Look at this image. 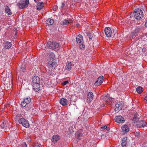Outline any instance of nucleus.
<instances>
[{
  "label": "nucleus",
  "instance_id": "603ef678",
  "mask_svg": "<svg viewBox=\"0 0 147 147\" xmlns=\"http://www.w3.org/2000/svg\"><path fill=\"white\" fill-rule=\"evenodd\" d=\"M79 0H74V1H75V2H77V1H78Z\"/></svg>",
  "mask_w": 147,
  "mask_h": 147
},
{
  "label": "nucleus",
  "instance_id": "09e8293b",
  "mask_svg": "<svg viewBox=\"0 0 147 147\" xmlns=\"http://www.w3.org/2000/svg\"><path fill=\"white\" fill-rule=\"evenodd\" d=\"M35 2H38L39 1V0H34Z\"/></svg>",
  "mask_w": 147,
  "mask_h": 147
},
{
  "label": "nucleus",
  "instance_id": "2f4dec72",
  "mask_svg": "<svg viewBox=\"0 0 147 147\" xmlns=\"http://www.w3.org/2000/svg\"><path fill=\"white\" fill-rule=\"evenodd\" d=\"M27 105H28V104H26V103H25V102H24V100L22 101L21 103V105L22 107H25Z\"/></svg>",
  "mask_w": 147,
  "mask_h": 147
},
{
  "label": "nucleus",
  "instance_id": "4c0bfd02",
  "mask_svg": "<svg viewBox=\"0 0 147 147\" xmlns=\"http://www.w3.org/2000/svg\"><path fill=\"white\" fill-rule=\"evenodd\" d=\"M5 125V127L6 128L5 129H7V127H8V128H9L11 127V125L9 124V123L7 122L6 124Z\"/></svg>",
  "mask_w": 147,
  "mask_h": 147
},
{
  "label": "nucleus",
  "instance_id": "1a4fd4ad",
  "mask_svg": "<svg viewBox=\"0 0 147 147\" xmlns=\"http://www.w3.org/2000/svg\"><path fill=\"white\" fill-rule=\"evenodd\" d=\"M105 32L106 36L110 37L111 35V30L110 28L107 27L105 28Z\"/></svg>",
  "mask_w": 147,
  "mask_h": 147
},
{
  "label": "nucleus",
  "instance_id": "de8ad7c7",
  "mask_svg": "<svg viewBox=\"0 0 147 147\" xmlns=\"http://www.w3.org/2000/svg\"><path fill=\"white\" fill-rule=\"evenodd\" d=\"M145 26L147 27V20L145 23Z\"/></svg>",
  "mask_w": 147,
  "mask_h": 147
},
{
  "label": "nucleus",
  "instance_id": "6e6552de",
  "mask_svg": "<svg viewBox=\"0 0 147 147\" xmlns=\"http://www.w3.org/2000/svg\"><path fill=\"white\" fill-rule=\"evenodd\" d=\"M115 120L117 123H123L125 121L124 118L120 115L116 116L115 118Z\"/></svg>",
  "mask_w": 147,
  "mask_h": 147
},
{
  "label": "nucleus",
  "instance_id": "c03bdc74",
  "mask_svg": "<svg viewBox=\"0 0 147 147\" xmlns=\"http://www.w3.org/2000/svg\"><path fill=\"white\" fill-rule=\"evenodd\" d=\"M144 100L146 101V103L147 104V96L145 97Z\"/></svg>",
  "mask_w": 147,
  "mask_h": 147
},
{
  "label": "nucleus",
  "instance_id": "8fccbe9b",
  "mask_svg": "<svg viewBox=\"0 0 147 147\" xmlns=\"http://www.w3.org/2000/svg\"><path fill=\"white\" fill-rule=\"evenodd\" d=\"M17 31H16V32H15V36H16V35H17Z\"/></svg>",
  "mask_w": 147,
  "mask_h": 147
},
{
  "label": "nucleus",
  "instance_id": "0eeeda50",
  "mask_svg": "<svg viewBox=\"0 0 147 147\" xmlns=\"http://www.w3.org/2000/svg\"><path fill=\"white\" fill-rule=\"evenodd\" d=\"M93 94L92 92H89L88 94L87 98V102L90 103L92 100L93 97Z\"/></svg>",
  "mask_w": 147,
  "mask_h": 147
},
{
  "label": "nucleus",
  "instance_id": "6ab92c4d",
  "mask_svg": "<svg viewBox=\"0 0 147 147\" xmlns=\"http://www.w3.org/2000/svg\"><path fill=\"white\" fill-rule=\"evenodd\" d=\"M44 4L42 2H39L36 8L37 9L40 10L41 9L44 7Z\"/></svg>",
  "mask_w": 147,
  "mask_h": 147
},
{
  "label": "nucleus",
  "instance_id": "7ed1b4c3",
  "mask_svg": "<svg viewBox=\"0 0 147 147\" xmlns=\"http://www.w3.org/2000/svg\"><path fill=\"white\" fill-rule=\"evenodd\" d=\"M47 46L49 49L55 50L59 47V45L56 42L48 41L47 43Z\"/></svg>",
  "mask_w": 147,
  "mask_h": 147
},
{
  "label": "nucleus",
  "instance_id": "4468645a",
  "mask_svg": "<svg viewBox=\"0 0 147 147\" xmlns=\"http://www.w3.org/2000/svg\"><path fill=\"white\" fill-rule=\"evenodd\" d=\"M127 138L126 137H124L123 138L122 140L121 145L122 147H126Z\"/></svg>",
  "mask_w": 147,
  "mask_h": 147
},
{
  "label": "nucleus",
  "instance_id": "9b49d317",
  "mask_svg": "<svg viewBox=\"0 0 147 147\" xmlns=\"http://www.w3.org/2000/svg\"><path fill=\"white\" fill-rule=\"evenodd\" d=\"M40 78L37 76H34L33 78L32 83L40 84Z\"/></svg>",
  "mask_w": 147,
  "mask_h": 147
},
{
  "label": "nucleus",
  "instance_id": "b1692460",
  "mask_svg": "<svg viewBox=\"0 0 147 147\" xmlns=\"http://www.w3.org/2000/svg\"><path fill=\"white\" fill-rule=\"evenodd\" d=\"M54 23V20L53 19H51L50 18H48L46 20V24L48 25H50L53 24Z\"/></svg>",
  "mask_w": 147,
  "mask_h": 147
},
{
  "label": "nucleus",
  "instance_id": "e433bc0d",
  "mask_svg": "<svg viewBox=\"0 0 147 147\" xmlns=\"http://www.w3.org/2000/svg\"><path fill=\"white\" fill-rule=\"evenodd\" d=\"M28 105L26 107V110L27 111L30 110L33 107L32 105H29V107H28Z\"/></svg>",
  "mask_w": 147,
  "mask_h": 147
},
{
  "label": "nucleus",
  "instance_id": "f3484780",
  "mask_svg": "<svg viewBox=\"0 0 147 147\" xmlns=\"http://www.w3.org/2000/svg\"><path fill=\"white\" fill-rule=\"evenodd\" d=\"M59 137L58 135H53L52 137L51 140L53 143H55L59 140Z\"/></svg>",
  "mask_w": 147,
  "mask_h": 147
},
{
  "label": "nucleus",
  "instance_id": "ea45409f",
  "mask_svg": "<svg viewBox=\"0 0 147 147\" xmlns=\"http://www.w3.org/2000/svg\"><path fill=\"white\" fill-rule=\"evenodd\" d=\"M85 46L84 45H81L80 46V48L81 49H83L85 48Z\"/></svg>",
  "mask_w": 147,
  "mask_h": 147
},
{
  "label": "nucleus",
  "instance_id": "ddd939ff",
  "mask_svg": "<svg viewBox=\"0 0 147 147\" xmlns=\"http://www.w3.org/2000/svg\"><path fill=\"white\" fill-rule=\"evenodd\" d=\"M122 131L123 134L127 133L129 131V129L127 125H123L121 127Z\"/></svg>",
  "mask_w": 147,
  "mask_h": 147
},
{
  "label": "nucleus",
  "instance_id": "37998d69",
  "mask_svg": "<svg viewBox=\"0 0 147 147\" xmlns=\"http://www.w3.org/2000/svg\"><path fill=\"white\" fill-rule=\"evenodd\" d=\"M105 137H106V136H105V135H104L102 134L101 136V137L102 138H105Z\"/></svg>",
  "mask_w": 147,
  "mask_h": 147
},
{
  "label": "nucleus",
  "instance_id": "58836bf2",
  "mask_svg": "<svg viewBox=\"0 0 147 147\" xmlns=\"http://www.w3.org/2000/svg\"><path fill=\"white\" fill-rule=\"evenodd\" d=\"M101 84H99V82L98 81H96L94 83V85L96 86H98Z\"/></svg>",
  "mask_w": 147,
  "mask_h": 147
},
{
  "label": "nucleus",
  "instance_id": "7c9ffc66",
  "mask_svg": "<svg viewBox=\"0 0 147 147\" xmlns=\"http://www.w3.org/2000/svg\"><path fill=\"white\" fill-rule=\"evenodd\" d=\"M133 121H134L135 122H137V121H138V118L137 115L135 114L133 119Z\"/></svg>",
  "mask_w": 147,
  "mask_h": 147
},
{
  "label": "nucleus",
  "instance_id": "72a5a7b5",
  "mask_svg": "<svg viewBox=\"0 0 147 147\" xmlns=\"http://www.w3.org/2000/svg\"><path fill=\"white\" fill-rule=\"evenodd\" d=\"M18 147H27V145L25 142H23L20 145H19Z\"/></svg>",
  "mask_w": 147,
  "mask_h": 147
},
{
  "label": "nucleus",
  "instance_id": "5701e85b",
  "mask_svg": "<svg viewBox=\"0 0 147 147\" xmlns=\"http://www.w3.org/2000/svg\"><path fill=\"white\" fill-rule=\"evenodd\" d=\"M60 103L63 106H65L67 104V100L66 99L62 98L60 100Z\"/></svg>",
  "mask_w": 147,
  "mask_h": 147
},
{
  "label": "nucleus",
  "instance_id": "a19ab883",
  "mask_svg": "<svg viewBox=\"0 0 147 147\" xmlns=\"http://www.w3.org/2000/svg\"><path fill=\"white\" fill-rule=\"evenodd\" d=\"M53 10L56 11L57 9V5H55L53 7Z\"/></svg>",
  "mask_w": 147,
  "mask_h": 147
},
{
  "label": "nucleus",
  "instance_id": "f03ea898",
  "mask_svg": "<svg viewBox=\"0 0 147 147\" xmlns=\"http://www.w3.org/2000/svg\"><path fill=\"white\" fill-rule=\"evenodd\" d=\"M134 14V18L140 21L143 18V13L142 10L138 8L135 9Z\"/></svg>",
  "mask_w": 147,
  "mask_h": 147
},
{
  "label": "nucleus",
  "instance_id": "423d86ee",
  "mask_svg": "<svg viewBox=\"0 0 147 147\" xmlns=\"http://www.w3.org/2000/svg\"><path fill=\"white\" fill-rule=\"evenodd\" d=\"M136 124V126L138 127H141L145 126L146 124V123L144 120H141L140 121H137V122H135Z\"/></svg>",
  "mask_w": 147,
  "mask_h": 147
},
{
  "label": "nucleus",
  "instance_id": "f704fd0d",
  "mask_svg": "<svg viewBox=\"0 0 147 147\" xmlns=\"http://www.w3.org/2000/svg\"><path fill=\"white\" fill-rule=\"evenodd\" d=\"M87 34L90 39H92L93 36V34H92L91 33H88Z\"/></svg>",
  "mask_w": 147,
  "mask_h": 147
},
{
  "label": "nucleus",
  "instance_id": "bb28decb",
  "mask_svg": "<svg viewBox=\"0 0 147 147\" xmlns=\"http://www.w3.org/2000/svg\"><path fill=\"white\" fill-rule=\"evenodd\" d=\"M24 102H25L26 104H29L31 102L30 98V97H28L24 99Z\"/></svg>",
  "mask_w": 147,
  "mask_h": 147
},
{
  "label": "nucleus",
  "instance_id": "2eb2a0df",
  "mask_svg": "<svg viewBox=\"0 0 147 147\" xmlns=\"http://www.w3.org/2000/svg\"><path fill=\"white\" fill-rule=\"evenodd\" d=\"M83 36L80 34H79L76 37V41L78 44L80 43L83 40Z\"/></svg>",
  "mask_w": 147,
  "mask_h": 147
},
{
  "label": "nucleus",
  "instance_id": "412c9836",
  "mask_svg": "<svg viewBox=\"0 0 147 147\" xmlns=\"http://www.w3.org/2000/svg\"><path fill=\"white\" fill-rule=\"evenodd\" d=\"M115 110L116 112H118L121 109V107L120 106V104L118 103L115 104Z\"/></svg>",
  "mask_w": 147,
  "mask_h": 147
},
{
  "label": "nucleus",
  "instance_id": "49530a36",
  "mask_svg": "<svg viewBox=\"0 0 147 147\" xmlns=\"http://www.w3.org/2000/svg\"><path fill=\"white\" fill-rule=\"evenodd\" d=\"M33 147H40V146L36 144V145H35L33 146Z\"/></svg>",
  "mask_w": 147,
  "mask_h": 147
},
{
  "label": "nucleus",
  "instance_id": "3c124183",
  "mask_svg": "<svg viewBox=\"0 0 147 147\" xmlns=\"http://www.w3.org/2000/svg\"><path fill=\"white\" fill-rule=\"evenodd\" d=\"M132 35L133 36H132V38H134V35H133L134 33H132Z\"/></svg>",
  "mask_w": 147,
  "mask_h": 147
},
{
  "label": "nucleus",
  "instance_id": "393cba45",
  "mask_svg": "<svg viewBox=\"0 0 147 147\" xmlns=\"http://www.w3.org/2000/svg\"><path fill=\"white\" fill-rule=\"evenodd\" d=\"M103 76H100L98 78L97 81H98L99 82V84L101 83V84L103 82Z\"/></svg>",
  "mask_w": 147,
  "mask_h": 147
},
{
  "label": "nucleus",
  "instance_id": "a878e982",
  "mask_svg": "<svg viewBox=\"0 0 147 147\" xmlns=\"http://www.w3.org/2000/svg\"><path fill=\"white\" fill-rule=\"evenodd\" d=\"M70 23V22L69 20H65L61 23V24L62 25H67L68 24H69Z\"/></svg>",
  "mask_w": 147,
  "mask_h": 147
},
{
  "label": "nucleus",
  "instance_id": "cd10ccee",
  "mask_svg": "<svg viewBox=\"0 0 147 147\" xmlns=\"http://www.w3.org/2000/svg\"><path fill=\"white\" fill-rule=\"evenodd\" d=\"M141 87L139 86L137 88L136 90L138 93L141 94L143 91Z\"/></svg>",
  "mask_w": 147,
  "mask_h": 147
},
{
  "label": "nucleus",
  "instance_id": "a211bd4d",
  "mask_svg": "<svg viewBox=\"0 0 147 147\" xmlns=\"http://www.w3.org/2000/svg\"><path fill=\"white\" fill-rule=\"evenodd\" d=\"M5 12L9 16L12 14V12L9 7L6 5L5 7Z\"/></svg>",
  "mask_w": 147,
  "mask_h": 147
},
{
  "label": "nucleus",
  "instance_id": "39448f33",
  "mask_svg": "<svg viewBox=\"0 0 147 147\" xmlns=\"http://www.w3.org/2000/svg\"><path fill=\"white\" fill-rule=\"evenodd\" d=\"M29 0H26L22 3H19L18 5L20 8L22 9L27 7L29 3Z\"/></svg>",
  "mask_w": 147,
  "mask_h": 147
},
{
  "label": "nucleus",
  "instance_id": "c85d7f7f",
  "mask_svg": "<svg viewBox=\"0 0 147 147\" xmlns=\"http://www.w3.org/2000/svg\"><path fill=\"white\" fill-rule=\"evenodd\" d=\"M7 121L2 122L1 125V127L2 128H6L5 125L6 124Z\"/></svg>",
  "mask_w": 147,
  "mask_h": 147
},
{
  "label": "nucleus",
  "instance_id": "f257e3e1",
  "mask_svg": "<svg viewBox=\"0 0 147 147\" xmlns=\"http://www.w3.org/2000/svg\"><path fill=\"white\" fill-rule=\"evenodd\" d=\"M47 59L48 61L47 67L49 68V71L51 72L52 71V69L55 68L56 66V63L54 60L55 55L52 52L49 53L47 55Z\"/></svg>",
  "mask_w": 147,
  "mask_h": 147
},
{
  "label": "nucleus",
  "instance_id": "c9c22d12",
  "mask_svg": "<svg viewBox=\"0 0 147 147\" xmlns=\"http://www.w3.org/2000/svg\"><path fill=\"white\" fill-rule=\"evenodd\" d=\"M65 5V4L63 2H62L61 3L58 4V6L61 9L63 8L64 7Z\"/></svg>",
  "mask_w": 147,
  "mask_h": 147
},
{
  "label": "nucleus",
  "instance_id": "dca6fc26",
  "mask_svg": "<svg viewBox=\"0 0 147 147\" xmlns=\"http://www.w3.org/2000/svg\"><path fill=\"white\" fill-rule=\"evenodd\" d=\"M25 65L24 64H22L20 67L18 73L22 74L25 70Z\"/></svg>",
  "mask_w": 147,
  "mask_h": 147
},
{
  "label": "nucleus",
  "instance_id": "4be33fe9",
  "mask_svg": "<svg viewBox=\"0 0 147 147\" xmlns=\"http://www.w3.org/2000/svg\"><path fill=\"white\" fill-rule=\"evenodd\" d=\"M72 65L71 62H67L66 64L65 68L68 70H70L71 68Z\"/></svg>",
  "mask_w": 147,
  "mask_h": 147
},
{
  "label": "nucleus",
  "instance_id": "9d476101",
  "mask_svg": "<svg viewBox=\"0 0 147 147\" xmlns=\"http://www.w3.org/2000/svg\"><path fill=\"white\" fill-rule=\"evenodd\" d=\"M103 100H105L106 102L109 103H111L112 101V98H111L108 95H103Z\"/></svg>",
  "mask_w": 147,
  "mask_h": 147
},
{
  "label": "nucleus",
  "instance_id": "f8f14e48",
  "mask_svg": "<svg viewBox=\"0 0 147 147\" xmlns=\"http://www.w3.org/2000/svg\"><path fill=\"white\" fill-rule=\"evenodd\" d=\"M33 88L34 91L36 92H38L40 88V84H32Z\"/></svg>",
  "mask_w": 147,
  "mask_h": 147
},
{
  "label": "nucleus",
  "instance_id": "473e14b6",
  "mask_svg": "<svg viewBox=\"0 0 147 147\" xmlns=\"http://www.w3.org/2000/svg\"><path fill=\"white\" fill-rule=\"evenodd\" d=\"M101 128L102 129H106L107 131H109L110 129L109 127H108L107 126L105 125L103 127H102Z\"/></svg>",
  "mask_w": 147,
  "mask_h": 147
},
{
  "label": "nucleus",
  "instance_id": "a18cd8bd",
  "mask_svg": "<svg viewBox=\"0 0 147 147\" xmlns=\"http://www.w3.org/2000/svg\"><path fill=\"white\" fill-rule=\"evenodd\" d=\"M78 137H80V136H82V134L81 133H79L78 135Z\"/></svg>",
  "mask_w": 147,
  "mask_h": 147
},
{
  "label": "nucleus",
  "instance_id": "79ce46f5",
  "mask_svg": "<svg viewBox=\"0 0 147 147\" xmlns=\"http://www.w3.org/2000/svg\"><path fill=\"white\" fill-rule=\"evenodd\" d=\"M68 83H69V82L68 81H64L63 82L62 84L64 86V85H66Z\"/></svg>",
  "mask_w": 147,
  "mask_h": 147
},
{
  "label": "nucleus",
  "instance_id": "c756f323",
  "mask_svg": "<svg viewBox=\"0 0 147 147\" xmlns=\"http://www.w3.org/2000/svg\"><path fill=\"white\" fill-rule=\"evenodd\" d=\"M141 29V27L139 26L138 27H136L134 30V32L135 33H136L139 32Z\"/></svg>",
  "mask_w": 147,
  "mask_h": 147
},
{
  "label": "nucleus",
  "instance_id": "aec40b11",
  "mask_svg": "<svg viewBox=\"0 0 147 147\" xmlns=\"http://www.w3.org/2000/svg\"><path fill=\"white\" fill-rule=\"evenodd\" d=\"M5 48L6 49H9L11 46V44L10 42L8 41L5 42L4 43Z\"/></svg>",
  "mask_w": 147,
  "mask_h": 147
},
{
  "label": "nucleus",
  "instance_id": "20e7f679",
  "mask_svg": "<svg viewBox=\"0 0 147 147\" xmlns=\"http://www.w3.org/2000/svg\"><path fill=\"white\" fill-rule=\"evenodd\" d=\"M19 122L26 128H28L30 126L28 121L24 118H22L20 119L19 120Z\"/></svg>",
  "mask_w": 147,
  "mask_h": 147
}]
</instances>
